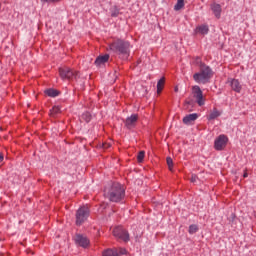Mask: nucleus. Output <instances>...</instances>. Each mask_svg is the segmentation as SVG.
<instances>
[{
  "label": "nucleus",
  "mask_w": 256,
  "mask_h": 256,
  "mask_svg": "<svg viewBox=\"0 0 256 256\" xmlns=\"http://www.w3.org/2000/svg\"><path fill=\"white\" fill-rule=\"evenodd\" d=\"M104 195L112 203H119L125 199V188L119 183H113L111 187L105 189Z\"/></svg>",
  "instance_id": "nucleus-1"
},
{
  "label": "nucleus",
  "mask_w": 256,
  "mask_h": 256,
  "mask_svg": "<svg viewBox=\"0 0 256 256\" xmlns=\"http://www.w3.org/2000/svg\"><path fill=\"white\" fill-rule=\"evenodd\" d=\"M109 49L117 55H122V57H129L131 44L124 40H117L109 45Z\"/></svg>",
  "instance_id": "nucleus-2"
},
{
  "label": "nucleus",
  "mask_w": 256,
  "mask_h": 256,
  "mask_svg": "<svg viewBox=\"0 0 256 256\" xmlns=\"http://www.w3.org/2000/svg\"><path fill=\"white\" fill-rule=\"evenodd\" d=\"M212 75L213 71L211 68L203 63H200V72L195 73L193 75V79L196 81V83H202L205 85V83H209V79H211Z\"/></svg>",
  "instance_id": "nucleus-3"
},
{
  "label": "nucleus",
  "mask_w": 256,
  "mask_h": 256,
  "mask_svg": "<svg viewBox=\"0 0 256 256\" xmlns=\"http://www.w3.org/2000/svg\"><path fill=\"white\" fill-rule=\"evenodd\" d=\"M91 214V210L89 209V205H84L80 207L76 211V225H83V223L89 219V215Z\"/></svg>",
  "instance_id": "nucleus-4"
},
{
  "label": "nucleus",
  "mask_w": 256,
  "mask_h": 256,
  "mask_svg": "<svg viewBox=\"0 0 256 256\" xmlns=\"http://www.w3.org/2000/svg\"><path fill=\"white\" fill-rule=\"evenodd\" d=\"M59 75L61 79H67L68 81H77L79 79V72L72 70L69 67L59 68Z\"/></svg>",
  "instance_id": "nucleus-5"
},
{
  "label": "nucleus",
  "mask_w": 256,
  "mask_h": 256,
  "mask_svg": "<svg viewBox=\"0 0 256 256\" xmlns=\"http://www.w3.org/2000/svg\"><path fill=\"white\" fill-rule=\"evenodd\" d=\"M192 95L196 100L197 105H199V107H203V105H205V97L203 96V91L201 90V87L193 86Z\"/></svg>",
  "instance_id": "nucleus-6"
},
{
  "label": "nucleus",
  "mask_w": 256,
  "mask_h": 256,
  "mask_svg": "<svg viewBox=\"0 0 256 256\" xmlns=\"http://www.w3.org/2000/svg\"><path fill=\"white\" fill-rule=\"evenodd\" d=\"M113 235L116 237V239H121V241H124L125 243H129V232L125 230L123 227L118 226L114 228Z\"/></svg>",
  "instance_id": "nucleus-7"
},
{
  "label": "nucleus",
  "mask_w": 256,
  "mask_h": 256,
  "mask_svg": "<svg viewBox=\"0 0 256 256\" xmlns=\"http://www.w3.org/2000/svg\"><path fill=\"white\" fill-rule=\"evenodd\" d=\"M74 241L76 245H79V247H83V249H87L89 245H91V241H89V238L83 234H77L74 238Z\"/></svg>",
  "instance_id": "nucleus-8"
},
{
  "label": "nucleus",
  "mask_w": 256,
  "mask_h": 256,
  "mask_svg": "<svg viewBox=\"0 0 256 256\" xmlns=\"http://www.w3.org/2000/svg\"><path fill=\"white\" fill-rule=\"evenodd\" d=\"M227 136L220 135L214 142V148L216 151H223L224 147H227Z\"/></svg>",
  "instance_id": "nucleus-9"
},
{
  "label": "nucleus",
  "mask_w": 256,
  "mask_h": 256,
  "mask_svg": "<svg viewBox=\"0 0 256 256\" xmlns=\"http://www.w3.org/2000/svg\"><path fill=\"white\" fill-rule=\"evenodd\" d=\"M138 119L139 116L137 114H132L125 120V127H127V129H133V127H135L137 124Z\"/></svg>",
  "instance_id": "nucleus-10"
},
{
  "label": "nucleus",
  "mask_w": 256,
  "mask_h": 256,
  "mask_svg": "<svg viewBox=\"0 0 256 256\" xmlns=\"http://www.w3.org/2000/svg\"><path fill=\"white\" fill-rule=\"evenodd\" d=\"M228 83L230 84L233 91H236V93H241V82L237 79H228Z\"/></svg>",
  "instance_id": "nucleus-11"
},
{
  "label": "nucleus",
  "mask_w": 256,
  "mask_h": 256,
  "mask_svg": "<svg viewBox=\"0 0 256 256\" xmlns=\"http://www.w3.org/2000/svg\"><path fill=\"white\" fill-rule=\"evenodd\" d=\"M107 61H109V54H105L103 56H98L94 63L97 67H101V65H105V63H107Z\"/></svg>",
  "instance_id": "nucleus-12"
},
{
  "label": "nucleus",
  "mask_w": 256,
  "mask_h": 256,
  "mask_svg": "<svg viewBox=\"0 0 256 256\" xmlns=\"http://www.w3.org/2000/svg\"><path fill=\"white\" fill-rule=\"evenodd\" d=\"M211 9L217 19L221 17V5L217 3L211 4Z\"/></svg>",
  "instance_id": "nucleus-13"
},
{
  "label": "nucleus",
  "mask_w": 256,
  "mask_h": 256,
  "mask_svg": "<svg viewBox=\"0 0 256 256\" xmlns=\"http://www.w3.org/2000/svg\"><path fill=\"white\" fill-rule=\"evenodd\" d=\"M193 121H197V114H189L183 118V123L185 125H190Z\"/></svg>",
  "instance_id": "nucleus-14"
},
{
  "label": "nucleus",
  "mask_w": 256,
  "mask_h": 256,
  "mask_svg": "<svg viewBox=\"0 0 256 256\" xmlns=\"http://www.w3.org/2000/svg\"><path fill=\"white\" fill-rule=\"evenodd\" d=\"M217 117H221V112H219V110H217V108H214L208 115L207 119H208V121H213V120L217 119Z\"/></svg>",
  "instance_id": "nucleus-15"
},
{
  "label": "nucleus",
  "mask_w": 256,
  "mask_h": 256,
  "mask_svg": "<svg viewBox=\"0 0 256 256\" xmlns=\"http://www.w3.org/2000/svg\"><path fill=\"white\" fill-rule=\"evenodd\" d=\"M196 33H200V35H207L209 33V26L201 25L196 28Z\"/></svg>",
  "instance_id": "nucleus-16"
},
{
  "label": "nucleus",
  "mask_w": 256,
  "mask_h": 256,
  "mask_svg": "<svg viewBox=\"0 0 256 256\" xmlns=\"http://www.w3.org/2000/svg\"><path fill=\"white\" fill-rule=\"evenodd\" d=\"M118 253H117V248H109V249H106L102 252V256H117Z\"/></svg>",
  "instance_id": "nucleus-17"
},
{
  "label": "nucleus",
  "mask_w": 256,
  "mask_h": 256,
  "mask_svg": "<svg viewBox=\"0 0 256 256\" xmlns=\"http://www.w3.org/2000/svg\"><path fill=\"white\" fill-rule=\"evenodd\" d=\"M45 95L48 97H58L59 96V91L56 89L50 88L44 91Z\"/></svg>",
  "instance_id": "nucleus-18"
},
{
  "label": "nucleus",
  "mask_w": 256,
  "mask_h": 256,
  "mask_svg": "<svg viewBox=\"0 0 256 256\" xmlns=\"http://www.w3.org/2000/svg\"><path fill=\"white\" fill-rule=\"evenodd\" d=\"M165 87V77H162L157 83V93H161Z\"/></svg>",
  "instance_id": "nucleus-19"
},
{
  "label": "nucleus",
  "mask_w": 256,
  "mask_h": 256,
  "mask_svg": "<svg viewBox=\"0 0 256 256\" xmlns=\"http://www.w3.org/2000/svg\"><path fill=\"white\" fill-rule=\"evenodd\" d=\"M59 113H61V108L59 106H54L50 110V116L51 117H57V115H59Z\"/></svg>",
  "instance_id": "nucleus-20"
},
{
  "label": "nucleus",
  "mask_w": 256,
  "mask_h": 256,
  "mask_svg": "<svg viewBox=\"0 0 256 256\" xmlns=\"http://www.w3.org/2000/svg\"><path fill=\"white\" fill-rule=\"evenodd\" d=\"M185 7V0H177L176 5L174 6L175 11H181Z\"/></svg>",
  "instance_id": "nucleus-21"
},
{
  "label": "nucleus",
  "mask_w": 256,
  "mask_h": 256,
  "mask_svg": "<svg viewBox=\"0 0 256 256\" xmlns=\"http://www.w3.org/2000/svg\"><path fill=\"white\" fill-rule=\"evenodd\" d=\"M197 231H199V226H197V224H192L189 226L188 233L190 235H195V233H197Z\"/></svg>",
  "instance_id": "nucleus-22"
},
{
  "label": "nucleus",
  "mask_w": 256,
  "mask_h": 256,
  "mask_svg": "<svg viewBox=\"0 0 256 256\" xmlns=\"http://www.w3.org/2000/svg\"><path fill=\"white\" fill-rule=\"evenodd\" d=\"M81 119L86 121V123H89V121H91V114L89 112H85L82 114Z\"/></svg>",
  "instance_id": "nucleus-23"
},
{
  "label": "nucleus",
  "mask_w": 256,
  "mask_h": 256,
  "mask_svg": "<svg viewBox=\"0 0 256 256\" xmlns=\"http://www.w3.org/2000/svg\"><path fill=\"white\" fill-rule=\"evenodd\" d=\"M143 159H145V151H140L137 155L138 163H143Z\"/></svg>",
  "instance_id": "nucleus-24"
},
{
  "label": "nucleus",
  "mask_w": 256,
  "mask_h": 256,
  "mask_svg": "<svg viewBox=\"0 0 256 256\" xmlns=\"http://www.w3.org/2000/svg\"><path fill=\"white\" fill-rule=\"evenodd\" d=\"M111 16L112 17H119V8H117V6H114L111 9Z\"/></svg>",
  "instance_id": "nucleus-25"
},
{
  "label": "nucleus",
  "mask_w": 256,
  "mask_h": 256,
  "mask_svg": "<svg viewBox=\"0 0 256 256\" xmlns=\"http://www.w3.org/2000/svg\"><path fill=\"white\" fill-rule=\"evenodd\" d=\"M166 162H167L169 171H173V159L171 157H167Z\"/></svg>",
  "instance_id": "nucleus-26"
},
{
  "label": "nucleus",
  "mask_w": 256,
  "mask_h": 256,
  "mask_svg": "<svg viewBox=\"0 0 256 256\" xmlns=\"http://www.w3.org/2000/svg\"><path fill=\"white\" fill-rule=\"evenodd\" d=\"M116 251H117V256H120V255H127V250L125 248H116Z\"/></svg>",
  "instance_id": "nucleus-27"
},
{
  "label": "nucleus",
  "mask_w": 256,
  "mask_h": 256,
  "mask_svg": "<svg viewBox=\"0 0 256 256\" xmlns=\"http://www.w3.org/2000/svg\"><path fill=\"white\" fill-rule=\"evenodd\" d=\"M61 0H41L42 3H59Z\"/></svg>",
  "instance_id": "nucleus-28"
},
{
  "label": "nucleus",
  "mask_w": 256,
  "mask_h": 256,
  "mask_svg": "<svg viewBox=\"0 0 256 256\" xmlns=\"http://www.w3.org/2000/svg\"><path fill=\"white\" fill-rule=\"evenodd\" d=\"M103 149H109L111 147V143L105 142L102 144Z\"/></svg>",
  "instance_id": "nucleus-29"
},
{
  "label": "nucleus",
  "mask_w": 256,
  "mask_h": 256,
  "mask_svg": "<svg viewBox=\"0 0 256 256\" xmlns=\"http://www.w3.org/2000/svg\"><path fill=\"white\" fill-rule=\"evenodd\" d=\"M190 181L191 183H197V175H192Z\"/></svg>",
  "instance_id": "nucleus-30"
},
{
  "label": "nucleus",
  "mask_w": 256,
  "mask_h": 256,
  "mask_svg": "<svg viewBox=\"0 0 256 256\" xmlns=\"http://www.w3.org/2000/svg\"><path fill=\"white\" fill-rule=\"evenodd\" d=\"M186 105H193V101H191V100H186Z\"/></svg>",
  "instance_id": "nucleus-31"
},
{
  "label": "nucleus",
  "mask_w": 256,
  "mask_h": 256,
  "mask_svg": "<svg viewBox=\"0 0 256 256\" xmlns=\"http://www.w3.org/2000/svg\"><path fill=\"white\" fill-rule=\"evenodd\" d=\"M3 162V154L0 153V163Z\"/></svg>",
  "instance_id": "nucleus-32"
},
{
  "label": "nucleus",
  "mask_w": 256,
  "mask_h": 256,
  "mask_svg": "<svg viewBox=\"0 0 256 256\" xmlns=\"http://www.w3.org/2000/svg\"><path fill=\"white\" fill-rule=\"evenodd\" d=\"M243 177H244V179H245V178L249 177V174H248L247 172H245L244 175H243Z\"/></svg>",
  "instance_id": "nucleus-33"
},
{
  "label": "nucleus",
  "mask_w": 256,
  "mask_h": 256,
  "mask_svg": "<svg viewBox=\"0 0 256 256\" xmlns=\"http://www.w3.org/2000/svg\"><path fill=\"white\" fill-rule=\"evenodd\" d=\"M136 239H139L141 237V234H134Z\"/></svg>",
  "instance_id": "nucleus-34"
},
{
  "label": "nucleus",
  "mask_w": 256,
  "mask_h": 256,
  "mask_svg": "<svg viewBox=\"0 0 256 256\" xmlns=\"http://www.w3.org/2000/svg\"><path fill=\"white\" fill-rule=\"evenodd\" d=\"M197 63H201V59L200 58H197Z\"/></svg>",
  "instance_id": "nucleus-35"
},
{
  "label": "nucleus",
  "mask_w": 256,
  "mask_h": 256,
  "mask_svg": "<svg viewBox=\"0 0 256 256\" xmlns=\"http://www.w3.org/2000/svg\"><path fill=\"white\" fill-rule=\"evenodd\" d=\"M175 91H176V92L179 91V88L176 87V88H175Z\"/></svg>",
  "instance_id": "nucleus-36"
}]
</instances>
